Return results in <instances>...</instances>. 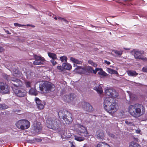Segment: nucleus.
Listing matches in <instances>:
<instances>
[{"mask_svg": "<svg viewBox=\"0 0 147 147\" xmlns=\"http://www.w3.org/2000/svg\"><path fill=\"white\" fill-rule=\"evenodd\" d=\"M85 137H80L78 136H77L75 135L74 136V138L75 140L79 141H83Z\"/></svg>", "mask_w": 147, "mask_h": 147, "instance_id": "nucleus-29", "label": "nucleus"}, {"mask_svg": "<svg viewBox=\"0 0 147 147\" xmlns=\"http://www.w3.org/2000/svg\"><path fill=\"white\" fill-rule=\"evenodd\" d=\"M61 17H57V18H58V19L59 20H60V19H61Z\"/></svg>", "mask_w": 147, "mask_h": 147, "instance_id": "nucleus-50", "label": "nucleus"}, {"mask_svg": "<svg viewBox=\"0 0 147 147\" xmlns=\"http://www.w3.org/2000/svg\"><path fill=\"white\" fill-rule=\"evenodd\" d=\"M95 147H111L107 144L102 142L98 143Z\"/></svg>", "mask_w": 147, "mask_h": 147, "instance_id": "nucleus-21", "label": "nucleus"}, {"mask_svg": "<svg viewBox=\"0 0 147 147\" xmlns=\"http://www.w3.org/2000/svg\"><path fill=\"white\" fill-rule=\"evenodd\" d=\"M88 63L89 64L95 67H96L97 66V64L94 62L93 61L91 60H89L88 61Z\"/></svg>", "mask_w": 147, "mask_h": 147, "instance_id": "nucleus-33", "label": "nucleus"}, {"mask_svg": "<svg viewBox=\"0 0 147 147\" xmlns=\"http://www.w3.org/2000/svg\"><path fill=\"white\" fill-rule=\"evenodd\" d=\"M129 96L131 100H135L136 98V96L133 94H129Z\"/></svg>", "mask_w": 147, "mask_h": 147, "instance_id": "nucleus-35", "label": "nucleus"}, {"mask_svg": "<svg viewBox=\"0 0 147 147\" xmlns=\"http://www.w3.org/2000/svg\"><path fill=\"white\" fill-rule=\"evenodd\" d=\"M83 68L84 74L87 72L89 73H91L96 74L97 72L99 69V68H96L95 70H94L91 67L89 66L84 67Z\"/></svg>", "mask_w": 147, "mask_h": 147, "instance_id": "nucleus-12", "label": "nucleus"}, {"mask_svg": "<svg viewBox=\"0 0 147 147\" xmlns=\"http://www.w3.org/2000/svg\"><path fill=\"white\" fill-rule=\"evenodd\" d=\"M82 107L83 109L88 112H91L93 110L92 106L86 102H81Z\"/></svg>", "mask_w": 147, "mask_h": 147, "instance_id": "nucleus-13", "label": "nucleus"}, {"mask_svg": "<svg viewBox=\"0 0 147 147\" xmlns=\"http://www.w3.org/2000/svg\"><path fill=\"white\" fill-rule=\"evenodd\" d=\"M13 75L17 77H21L22 73L18 69H14L13 70Z\"/></svg>", "mask_w": 147, "mask_h": 147, "instance_id": "nucleus-19", "label": "nucleus"}, {"mask_svg": "<svg viewBox=\"0 0 147 147\" xmlns=\"http://www.w3.org/2000/svg\"><path fill=\"white\" fill-rule=\"evenodd\" d=\"M128 112L132 116L138 118L144 115L145 112L144 106L141 104H135L129 105Z\"/></svg>", "mask_w": 147, "mask_h": 147, "instance_id": "nucleus-2", "label": "nucleus"}, {"mask_svg": "<svg viewBox=\"0 0 147 147\" xmlns=\"http://www.w3.org/2000/svg\"><path fill=\"white\" fill-rule=\"evenodd\" d=\"M108 69L109 72L110 74H113V69L110 68H108Z\"/></svg>", "mask_w": 147, "mask_h": 147, "instance_id": "nucleus-45", "label": "nucleus"}, {"mask_svg": "<svg viewBox=\"0 0 147 147\" xmlns=\"http://www.w3.org/2000/svg\"><path fill=\"white\" fill-rule=\"evenodd\" d=\"M94 89L96 90L98 94H101L103 92L102 88L101 86H100V85L97 87H95Z\"/></svg>", "mask_w": 147, "mask_h": 147, "instance_id": "nucleus-28", "label": "nucleus"}, {"mask_svg": "<svg viewBox=\"0 0 147 147\" xmlns=\"http://www.w3.org/2000/svg\"><path fill=\"white\" fill-rule=\"evenodd\" d=\"M3 77L4 79L8 81L11 80V78H13V77H11L10 76L7 75L6 74H5L3 75Z\"/></svg>", "mask_w": 147, "mask_h": 147, "instance_id": "nucleus-32", "label": "nucleus"}, {"mask_svg": "<svg viewBox=\"0 0 147 147\" xmlns=\"http://www.w3.org/2000/svg\"><path fill=\"white\" fill-rule=\"evenodd\" d=\"M76 95L74 94H70L69 95H66L65 96L64 99L65 101L69 102L72 101L75 98Z\"/></svg>", "mask_w": 147, "mask_h": 147, "instance_id": "nucleus-16", "label": "nucleus"}, {"mask_svg": "<svg viewBox=\"0 0 147 147\" xmlns=\"http://www.w3.org/2000/svg\"><path fill=\"white\" fill-rule=\"evenodd\" d=\"M13 90L15 94L18 97H23L26 95V91L24 89L21 88H18L17 89H15Z\"/></svg>", "mask_w": 147, "mask_h": 147, "instance_id": "nucleus-8", "label": "nucleus"}, {"mask_svg": "<svg viewBox=\"0 0 147 147\" xmlns=\"http://www.w3.org/2000/svg\"><path fill=\"white\" fill-rule=\"evenodd\" d=\"M30 94L31 95L36 96L38 94L37 91L35 88H31L29 91Z\"/></svg>", "mask_w": 147, "mask_h": 147, "instance_id": "nucleus-25", "label": "nucleus"}, {"mask_svg": "<svg viewBox=\"0 0 147 147\" xmlns=\"http://www.w3.org/2000/svg\"><path fill=\"white\" fill-rule=\"evenodd\" d=\"M47 127L53 130H57L59 129L61 124L58 119H49L47 121Z\"/></svg>", "mask_w": 147, "mask_h": 147, "instance_id": "nucleus-5", "label": "nucleus"}, {"mask_svg": "<svg viewBox=\"0 0 147 147\" xmlns=\"http://www.w3.org/2000/svg\"><path fill=\"white\" fill-rule=\"evenodd\" d=\"M60 20L62 21V20L65 22H67V20L65 19L64 18H61V19H60Z\"/></svg>", "mask_w": 147, "mask_h": 147, "instance_id": "nucleus-48", "label": "nucleus"}, {"mask_svg": "<svg viewBox=\"0 0 147 147\" xmlns=\"http://www.w3.org/2000/svg\"><path fill=\"white\" fill-rule=\"evenodd\" d=\"M9 87L5 84L0 82V92L3 94L9 93Z\"/></svg>", "mask_w": 147, "mask_h": 147, "instance_id": "nucleus-11", "label": "nucleus"}, {"mask_svg": "<svg viewBox=\"0 0 147 147\" xmlns=\"http://www.w3.org/2000/svg\"><path fill=\"white\" fill-rule=\"evenodd\" d=\"M58 116L59 118L62 119V122L64 124H69L73 121L72 114L65 110L59 111L58 112Z\"/></svg>", "mask_w": 147, "mask_h": 147, "instance_id": "nucleus-3", "label": "nucleus"}, {"mask_svg": "<svg viewBox=\"0 0 147 147\" xmlns=\"http://www.w3.org/2000/svg\"><path fill=\"white\" fill-rule=\"evenodd\" d=\"M113 51L116 54L119 56L121 55L123 53V51L121 50H114Z\"/></svg>", "mask_w": 147, "mask_h": 147, "instance_id": "nucleus-34", "label": "nucleus"}, {"mask_svg": "<svg viewBox=\"0 0 147 147\" xmlns=\"http://www.w3.org/2000/svg\"><path fill=\"white\" fill-rule=\"evenodd\" d=\"M37 108L40 110L43 109L44 106L46 105L45 102L43 101H41L38 98L36 97L35 98Z\"/></svg>", "mask_w": 147, "mask_h": 147, "instance_id": "nucleus-14", "label": "nucleus"}, {"mask_svg": "<svg viewBox=\"0 0 147 147\" xmlns=\"http://www.w3.org/2000/svg\"><path fill=\"white\" fill-rule=\"evenodd\" d=\"M77 66V67L74 70V71L76 73L79 74H84V68L82 66H77V65L74 64V66Z\"/></svg>", "mask_w": 147, "mask_h": 147, "instance_id": "nucleus-17", "label": "nucleus"}, {"mask_svg": "<svg viewBox=\"0 0 147 147\" xmlns=\"http://www.w3.org/2000/svg\"><path fill=\"white\" fill-rule=\"evenodd\" d=\"M113 74H115L116 75L118 74V73L117 71H116L115 70H113Z\"/></svg>", "mask_w": 147, "mask_h": 147, "instance_id": "nucleus-46", "label": "nucleus"}, {"mask_svg": "<svg viewBox=\"0 0 147 147\" xmlns=\"http://www.w3.org/2000/svg\"><path fill=\"white\" fill-rule=\"evenodd\" d=\"M4 51V49L2 47H0V52L1 53L3 51Z\"/></svg>", "mask_w": 147, "mask_h": 147, "instance_id": "nucleus-49", "label": "nucleus"}, {"mask_svg": "<svg viewBox=\"0 0 147 147\" xmlns=\"http://www.w3.org/2000/svg\"><path fill=\"white\" fill-rule=\"evenodd\" d=\"M108 134L109 136L111 137L112 138H114L115 136L114 135H113L112 133H111L110 132L108 133Z\"/></svg>", "mask_w": 147, "mask_h": 147, "instance_id": "nucleus-44", "label": "nucleus"}, {"mask_svg": "<svg viewBox=\"0 0 147 147\" xmlns=\"http://www.w3.org/2000/svg\"><path fill=\"white\" fill-rule=\"evenodd\" d=\"M99 70H100V71L98 72V74L99 75L106 76L107 75V74L104 71H103L101 68H99Z\"/></svg>", "mask_w": 147, "mask_h": 147, "instance_id": "nucleus-30", "label": "nucleus"}, {"mask_svg": "<svg viewBox=\"0 0 147 147\" xmlns=\"http://www.w3.org/2000/svg\"><path fill=\"white\" fill-rule=\"evenodd\" d=\"M125 123L126 124H127V125H130V126H135L134 124V123H133L132 122H131L130 121H125Z\"/></svg>", "mask_w": 147, "mask_h": 147, "instance_id": "nucleus-37", "label": "nucleus"}, {"mask_svg": "<svg viewBox=\"0 0 147 147\" xmlns=\"http://www.w3.org/2000/svg\"><path fill=\"white\" fill-rule=\"evenodd\" d=\"M71 147H75V146L73 144H72L71 146Z\"/></svg>", "mask_w": 147, "mask_h": 147, "instance_id": "nucleus-51", "label": "nucleus"}, {"mask_svg": "<svg viewBox=\"0 0 147 147\" xmlns=\"http://www.w3.org/2000/svg\"><path fill=\"white\" fill-rule=\"evenodd\" d=\"M70 60L73 63L78 64H82V62L81 61L78 60L77 59L73 57H71L70 58Z\"/></svg>", "mask_w": 147, "mask_h": 147, "instance_id": "nucleus-23", "label": "nucleus"}, {"mask_svg": "<svg viewBox=\"0 0 147 147\" xmlns=\"http://www.w3.org/2000/svg\"><path fill=\"white\" fill-rule=\"evenodd\" d=\"M140 131H138V132H137V133H140Z\"/></svg>", "mask_w": 147, "mask_h": 147, "instance_id": "nucleus-55", "label": "nucleus"}, {"mask_svg": "<svg viewBox=\"0 0 147 147\" xmlns=\"http://www.w3.org/2000/svg\"><path fill=\"white\" fill-rule=\"evenodd\" d=\"M78 128L76 131L77 134L82 137H87L88 133L85 127L80 124H78Z\"/></svg>", "mask_w": 147, "mask_h": 147, "instance_id": "nucleus-7", "label": "nucleus"}, {"mask_svg": "<svg viewBox=\"0 0 147 147\" xmlns=\"http://www.w3.org/2000/svg\"><path fill=\"white\" fill-rule=\"evenodd\" d=\"M129 147H141L136 142L132 141L129 143Z\"/></svg>", "mask_w": 147, "mask_h": 147, "instance_id": "nucleus-24", "label": "nucleus"}, {"mask_svg": "<svg viewBox=\"0 0 147 147\" xmlns=\"http://www.w3.org/2000/svg\"><path fill=\"white\" fill-rule=\"evenodd\" d=\"M106 95L110 97H106L104 100V105L105 109L108 113L112 114L116 112V102H114L113 98H117L119 96L118 93L113 89H108L105 91Z\"/></svg>", "mask_w": 147, "mask_h": 147, "instance_id": "nucleus-1", "label": "nucleus"}, {"mask_svg": "<svg viewBox=\"0 0 147 147\" xmlns=\"http://www.w3.org/2000/svg\"><path fill=\"white\" fill-rule=\"evenodd\" d=\"M62 66L63 67L64 69L67 70H70L72 68L71 65L68 63H63Z\"/></svg>", "mask_w": 147, "mask_h": 147, "instance_id": "nucleus-22", "label": "nucleus"}, {"mask_svg": "<svg viewBox=\"0 0 147 147\" xmlns=\"http://www.w3.org/2000/svg\"><path fill=\"white\" fill-rule=\"evenodd\" d=\"M96 136L97 138L99 139H102L105 136V134L103 131L101 130H99L96 132Z\"/></svg>", "mask_w": 147, "mask_h": 147, "instance_id": "nucleus-20", "label": "nucleus"}, {"mask_svg": "<svg viewBox=\"0 0 147 147\" xmlns=\"http://www.w3.org/2000/svg\"><path fill=\"white\" fill-rule=\"evenodd\" d=\"M48 56L52 59H57V55L55 53L49 52L48 53Z\"/></svg>", "mask_w": 147, "mask_h": 147, "instance_id": "nucleus-27", "label": "nucleus"}, {"mask_svg": "<svg viewBox=\"0 0 147 147\" xmlns=\"http://www.w3.org/2000/svg\"><path fill=\"white\" fill-rule=\"evenodd\" d=\"M144 53L143 51H136L135 52L134 56L135 58L139 59L142 56V55Z\"/></svg>", "mask_w": 147, "mask_h": 147, "instance_id": "nucleus-18", "label": "nucleus"}, {"mask_svg": "<svg viewBox=\"0 0 147 147\" xmlns=\"http://www.w3.org/2000/svg\"><path fill=\"white\" fill-rule=\"evenodd\" d=\"M60 59L62 62H63L64 61L67 62V58L66 56L64 55L63 56L60 57Z\"/></svg>", "mask_w": 147, "mask_h": 147, "instance_id": "nucleus-31", "label": "nucleus"}, {"mask_svg": "<svg viewBox=\"0 0 147 147\" xmlns=\"http://www.w3.org/2000/svg\"><path fill=\"white\" fill-rule=\"evenodd\" d=\"M16 125L17 128L23 130L29 128L30 126V123L26 119H21L17 122Z\"/></svg>", "mask_w": 147, "mask_h": 147, "instance_id": "nucleus-6", "label": "nucleus"}, {"mask_svg": "<svg viewBox=\"0 0 147 147\" xmlns=\"http://www.w3.org/2000/svg\"><path fill=\"white\" fill-rule=\"evenodd\" d=\"M142 71L143 72H147V66L144 67L142 69Z\"/></svg>", "mask_w": 147, "mask_h": 147, "instance_id": "nucleus-43", "label": "nucleus"}, {"mask_svg": "<svg viewBox=\"0 0 147 147\" xmlns=\"http://www.w3.org/2000/svg\"><path fill=\"white\" fill-rule=\"evenodd\" d=\"M14 25L15 26H18V27H21L22 26H25V25H21L17 23H14Z\"/></svg>", "mask_w": 147, "mask_h": 147, "instance_id": "nucleus-38", "label": "nucleus"}, {"mask_svg": "<svg viewBox=\"0 0 147 147\" xmlns=\"http://www.w3.org/2000/svg\"><path fill=\"white\" fill-rule=\"evenodd\" d=\"M55 59H52L51 60V62L52 63L53 66L57 64V62L55 61Z\"/></svg>", "mask_w": 147, "mask_h": 147, "instance_id": "nucleus-39", "label": "nucleus"}, {"mask_svg": "<svg viewBox=\"0 0 147 147\" xmlns=\"http://www.w3.org/2000/svg\"><path fill=\"white\" fill-rule=\"evenodd\" d=\"M39 87L40 91L45 93L54 91L55 88L53 84L47 81L41 82L39 84Z\"/></svg>", "mask_w": 147, "mask_h": 147, "instance_id": "nucleus-4", "label": "nucleus"}, {"mask_svg": "<svg viewBox=\"0 0 147 147\" xmlns=\"http://www.w3.org/2000/svg\"><path fill=\"white\" fill-rule=\"evenodd\" d=\"M33 126L35 132L38 133L41 130V125L40 122H36L34 123Z\"/></svg>", "mask_w": 147, "mask_h": 147, "instance_id": "nucleus-15", "label": "nucleus"}, {"mask_svg": "<svg viewBox=\"0 0 147 147\" xmlns=\"http://www.w3.org/2000/svg\"><path fill=\"white\" fill-rule=\"evenodd\" d=\"M31 83L29 82H26V87L27 88H29L30 87L31 85Z\"/></svg>", "mask_w": 147, "mask_h": 147, "instance_id": "nucleus-41", "label": "nucleus"}, {"mask_svg": "<svg viewBox=\"0 0 147 147\" xmlns=\"http://www.w3.org/2000/svg\"><path fill=\"white\" fill-rule=\"evenodd\" d=\"M104 62L105 63L107 64L108 65H110L111 63L109 61H108L107 60H105Z\"/></svg>", "mask_w": 147, "mask_h": 147, "instance_id": "nucleus-47", "label": "nucleus"}, {"mask_svg": "<svg viewBox=\"0 0 147 147\" xmlns=\"http://www.w3.org/2000/svg\"><path fill=\"white\" fill-rule=\"evenodd\" d=\"M11 81L14 82L12 84V86H11L13 90H14L13 88L15 89H17L18 88H20L22 86V82L19 79L15 78H11Z\"/></svg>", "mask_w": 147, "mask_h": 147, "instance_id": "nucleus-9", "label": "nucleus"}, {"mask_svg": "<svg viewBox=\"0 0 147 147\" xmlns=\"http://www.w3.org/2000/svg\"><path fill=\"white\" fill-rule=\"evenodd\" d=\"M127 74L129 76H136L138 74L134 71L129 70L127 71Z\"/></svg>", "mask_w": 147, "mask_h": 147, "instance_id": "nucleus-26", "label": "nucleus"}, {"mask_svg": "<svg viewBox=\"0 0 147 147\" xmlns=\"http://www.w3.org/2000/svg\"><path fill=\"white\" fill-rule=\"evenodd\" d=\"M0 109H7L8 108V106L5 104H0Z\"/></svg>", "mask_w": 147, "mask_h": 147, "instance_id": "nucleus-36", "label": "nucleus"}, {"mask_svg": "<svg viewBox=\"0 0 147 147\" xmlns=\"http://www.w3.org/2000/svg\"><path fill=\"white\" fill-rule=\"evenodd\" d=\"M139 59H142L144 61H147V58H146V57H143L141 56V57H140Z\"/></svg>", "mask_w": 147, "mask_h": 147, "instance_id": "nucleus-42", "label": "nucleus"}, {"mask_svg": "<svg viewBox=\"0 0 147 147\" xmlns=\"http://www.w3.org/2000/svg\"><path fill=\"white\" fill-rule=\"evenodd\" d=\"M54 19L56 20H57L58 19L57 18V17H55L54 18Z\"/></svg>", "mask_w": 147, "mask_h": 147, "instance_id": "nucleus-52", "label": "nucleus"}, {"mask_svg": "<svg viewBox=\"0 0 147 147\" xmlns=\"http://www.w3.org/2000/svg\"><path fill=\"white\" fill-rule=\"evenodd\" d=\"M57 69L59 70H61V71H63L64 68L63 66L62 67L61 65L57 66Z\"/></svg>", "mask_w": 147, "mask_h": 147, "instance_id": "nucleus-40", "label": "nucleus"}, {"mask_svg": "<svg viewBox=\"0 0 147 147\" xmlns=\"http://www.w3.org/2000/svg\"><path fill=\"white\" fill-rule=\"evenodd\" d=\"M7 34H10V33L9 32V31H7Z\"/></svg>", "mask_w": 147, "mask_h": 147, "instance_id": "nucleus-53", "label": "nucleus"}, {"mask_svg": "<svg viewBox=\"0 0 147 147\" xmlns=\"http://www.w3.org/2000/svg\"><path fill=\"white\" fill-rule=\"evenodd\" d=\"M34 58L35 59L33 62V64L34 65H42L45 61V59L41 56H39L36 54L34 55Z\"/></svg>", "mask_w": 147, "mask_h": 147, "instance_id": "nucleus-10", "label": "nucleus"}, {"mask_svg": "<svg viewBox=\"0 0 147 147\" xmlns=\"http://www.w3.org/2000/svg\"><path fill=\"white\" fill-rule=\"evenodd\" d=\"M124 49H125V50H128V49H126V48H124Z\"/></svg>", "mask_w": 147, "mask_h": 147, "instance_id": "nucleus-54", "label": "nucleus"}]
</instances>
